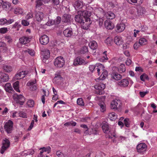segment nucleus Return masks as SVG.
<instances>
[{
    "mask_svg": "<svg viewBox=\"0 0 157 157\" xmlns=\"http://www.w3.org/2000/svg\"><path fill=\"white\" fill-rule=\"evenodd\" d=\"M96 66L94 65H90L89 66V70L91 72H93L94 69L95 68Z\"/></svg>",
    "mask_w": 157,
    "mask_h": 157,
    "instance_id": "052dcab7",
    "label": "nucleus"
},
{
    "mask_svg": "<svg viewBox=\"0 0 157 157\" xmlns=\"http://www.w3.org/2000/svg\"><path fill=\"white\" fill-rule=\"evenodd\" d=\"M36 83V80L35 79V81H32L28 82L27 84V85L29 86H31L35 85Z\"/></svg>",
    "mask_w": 157,
    "mask_h": 157,
    "instance_id": "603ef678",
    "label": "nucleus"
},
{
    "mask_svg": "<svg viewBox=\"0 0 157 157\" xmlns=\"http://www.w3.org/2000/svg\"><path fill=\"white\" fill-rule=\"evenodd\" d=\"M89 46L91 49L94 50L97 48L98 44L95 41L93 40L90 42Z\"/></svg>",
    "mask_w": 157,
    "mask_h": 157,
    "instance_id": "a878e982",
    "label": "nucleus"
},
{
    "mask_svg": "<svg viewBox=\"0 0 157 157\" xmlns=\"http://www.w3.org/2000/svg\"><path fill=\"white\" fill-rule=\"evenodd\" d=\"M147 42V40L143 38H140L139 40V44L141 45L145 44H146Z\"/></svg>",
    "mask_w": 157,
    "mask_h": 157,
    "instance_id": "58836bf2",
    "label": "nucleus"
},
{
    "mask_svg": "<svg viewBox=\"0 0 157 157\" xmlns=\"http://www.w3.org/2000/svg\"><path fill=\"white\" fill-rule=\"evenodd\" d=\"M104 19L103 18L99 17L97 20V22L98 24L99 27H101L103 25Z\"/></svg>",
    "mask_w": 157,
    "mask_h": 157,
    "instance_id": "c03bdc74",
    "label": "nucleus"
},
{
    "mask_svg": "<svg viewBox=\"0 0 157 157\" xmlns=\"http://www.w3.org/2000/svg\"><path fill=\"white\" fill-rule=\"evenodd\" d=\"M8 31L7 28L3 27L0 29V33L2 34L6 33Z\"/></svg>",
    "mask_w": 157,
    "mask_h": 157,
    "instance_id": "864d4df0",
    "label": "nucleus"
},
{
    "mask_svg": "<svg viewBox=\"0 0 157 157\" xmlns=\"http://www.w3.org/2000/svg\"><path fill=\"white\" fill-rule=\"evenodd\" d=\"M78 13H79L80 14H81L82 16L84 17L87 18L89 17L91 15L90 12H88L86 10H80L78 11Z\"/></svg>",
    "mask_w": 157,
    "mask_h": 157,
    "instance_id": "5701e85b",
    "label": "nucleus"
},
{
    "mask_svg": "<svg viewBox=\"0 0 157 157\" xmlns=\"http://www.w3.org/2000/svg\"><path fill=\"white\" fill-rule=\"evenodd\" d=\"M118 70L121 73L124 72L126 71V67L124 64H121L118 68Z\"/></svg>",
    "mask_w": 157,
    "mask_h": 157,
    "instance_id": "2f4dec72",
    "label": "nucleus"
},
{
    "mask_svg": "<svg viewBox=\"0 0 157 157\" xmlns=\"http://www.w3.org/2000/svg\"><path fill=\"white\" fill-rule=\"evenodd\" d=\"M152 116L148 114H147L144 117V119L147 121H149L151 118Z\"/></svg>",
    "mask_w": 157,
    "mask_h": 157,
    "instance_id": "6e6d98bb",
    "label": "nucleus"
},
{
    "mask_svg": "<svg viewBox=\"0 0 157 157\" xmlns=\"http://www.w3.org/2000/svg\"><path fill=\"white\" fill-rule=\"evenodd\" d=\"M31 39L30 36H22L19 39L20 43L25 44L30 42V39Z\"/></svg>",
    "mask_w": 157,
    "mask_h": 157,
    "instance_id": "2eb2a0df",
    "label": "nucleus"
},
{
    "mask_svg": "<svg viewBox=\"0 0 157 157\" xmlns=\"http://www.w3.org/2000/svg\"><path fill=\"white\" fill-rule=\"evenodd\" d=\"M78 13V15H76L75 17V20L76 21L81 24L83 21H84L86 17H84L81 14Z\"/></svg>",
    "mask_w": 157,
    "mask_h": 157,
    "instance_id": "412c9836",
    "label": "nucleus"
},
{
    "mask_svg": "<svg viewBox=\"0 0 157 157\" xmlns=\"http://www.w3.org/2000/svg\"><path fill=\"white\" fill-rule=\"evenodd\" d=\"M136 149L138 152L141 153L146 151L147 145L144 143H141L138 145L136 147Z\"/></svg>",
    "mask_w": 157,
    "mask_h": 157,
    "instance_id": "9b49d317",
    "label": "nucleus"
},
{
    "mask_svg": "<svg viewBox=\"0 0 157 157\" xmlns=\"http://www.w3.org/2000/svg\"><path fill=\"white\" fill-rule=\"evenodd\" d=\"M42 55L43 57L46 58H49L50 57V51L48 50H44L42 51Z\"/></svg>",
    "mask_w": 157,
    "mask_h": 157,
    "instance_id": "c85d7f7f",
    "label": "nucleus"
},
{
    "mask_svg": "<svg viewBox=\"0 0 157 157\" xmlns=\"http://www.w3.org/2000/svg\"><path fill=\"white\" fill-rule=\"evenodd\" d=\"M128 2L129 3L135 5L136 4V0H127Z\"/></svg>",
    "mask_w": 157,
    "mask_h": 157,
    "instance_id": "338daca9",
    "label": "nucleus"
},
{
    "mask_svg": "<svg viewBox=\"0 0 157 157\" xmlns=\"http://www.w3.org/2000/svg\"><path fill=\"white\" fill-rule=\"evenodd\" d=\"M54 64L57 67L60 68L63 67L65 64L64 59L62 56L57 57L55 60Z\"/></svg>",
    "mask_w": 157,
    "mask_h": 157,
    "instance_id": "f03ea898",
    "label": "nucleus"
},
{
    "mask_svg": "<svg viewBox=\"0 0 157 157\" xmlns=\"http://www.w3.org/2000/svg\"><path fill=\"white\" fill-rule=\"evenodd\" d=\"M63 33L65 36L69 37H71L72 36H75L77 35L78 33H74L72 29L68 28L63 31Z\"/></svg>",
    "mask_w": 157,
    "mask_h": 157,
    "instance_id": "423d86ee",
    "label": "nucleus"
},
{
    "mask_svg": "<svg viewBox=\"0 0 157 157\" xmlns=\"http://www.w3.org/2000/svg\"><path fill=\"white\" fill-rule=\"evenodd\" d=\"M94 88L98 90V91H96L97 93L100 95H101L102 94L101 91L105 88V85L103 83H100L95 86Z\"/></svg>",
    "mask_w": 157,
    "mask_h": 157,
    "instance_id": "6e6552de",
    "label": "nucleus"
},
{
    "mask_svg": "<svg viewBox=\"0 0 157 157\" xmlns=\"http://www.w3.org/2000/svg\"><path fill=\"white\" fill-rule=\"evenodd\" d=\"M102 128L104 132L105 133L108 134L110 132L109 125L106 123H105L103 124L102 126Z\"/></svg>",
    "mask_w": 157,
    "mask_h": 157,
    "instance_id": "b1692460",
    "label": "nucleus"
},
{
    "mask_svg": "<svg viewBox=\"0 0 157 157\" xmlns=\"http://www.w3.org/2000/svg\"><path fill=\"white\" fill-rule=\"evenodd\" d=\"M130 121L128 118H126L124 120V123L125 126L128 127L130 126Z\"/></svg>",
    "mask_w": 157,
    "mask_h": 157,
    "instance_id": "de8ad7c7",
    "label": "nucleus"
},
{
    "mask_svg": "<svg viewBox=\"0 0 157 157\" xmlns=\"http://www.w3.org/2000/svg\"><path fill=\"white\" fill-rule=\"evenodd\" d=\"M3 69L7 72H10L12 70V67L10 66L5 65L3 66Z\"/></svg>",
    "mask_w": 157,
    "mask_h": 157,
    "instance_id": "f704fd0d",
    "label": "nucleus"
},
{
    "mask_svg": "<svg viewBox=\"0 0 157 157\" xmlns=\"http://www.w3.org/2000/svg\"><path fill=\"white\" fill-rule=\"evenodd\" d=\"M104 25L105 28L108 29H112L114 27V24L110 21L109 20L105 21Z\"/></svg>",
    "mask_w": 157,
    "mask_h": 157,
    "instance_id": "f3484780",
    "label": "nucleus"
},
{
    "mask_svg": "<svg viewBox=\"0 0 157 157\" xmlns=\"http://www.w3.org/2000/svg\"><path fill=\"white\" fill-rule=\"evenodd\" d=\"M16 97L17 102L21 105H23L25 101V97L21 94L17 95Z\"/></svg>",
    "mask_w": 157,
    "mask_h": 157,
    "instance_id": "dca6fc26",
    "label": "nucleus"
},
{
    "mask_svg": "<svg viewBox=\"0 0 157 157\" xmlns=\"http://www.w3.org/2000/svg\"><path fill=\"white\" fill-rule=\"evenodd\" d=\"M36 8H37L39 7L40 6L43 5L44 1L43 0H38L36 2Z\"/></svg>",
    "mask_w": 157,
    "mask_h": 157,
    "instance_id": "37998d69",
    "label": "nucleus"
},
{
    "mask_svg": "<svg viewBox=\"0 0 157 157\" xmlns=\"http://www.w3.org/2000/svg\"><path fill=\"white\" fill-rule=\"evenodd\" d=\"M10 142L9 140L6 138H5L2 141V146L0 150V153L3 154L4 152L6 151L10 147Z\"/></svg>",
    "mask_w": 157,
    "mask_h": 157,
    "instance_id": "f257e3e1",
    "label": "nucleus"
},
{
    "mask_svg": "<svg viewBox=\"0 0 157 157\" xmlns=\"http://www.w3.org/2000/svg\"><path fill=\"white\" fill-rule=\"evenodd\" d=\"M86 8V10L88 12H90L91 15V13H94V14L97 15L98 14L97 13H98L99 11H100V12H103V10L101 8H98L95 7L94 9L92 7L90 6L86 7L85 6V8Z\"/></svg>",
    "mask_w": 157,
    "mask_h": 157,
    "instance_id": "20e7f679",
    "label": "nucleus"
},
{
    "mask_svg": "<svg viewBox=\"0 0 157 157\" xmlns=\"http://www.w3.org/2000/svg\"><path fill=\"white\" fill-rule=\"evenodd\" d=\"M149 92L148 91H146L145 92L140 91L139 92L140 94L141 97H144L145 95L147 94Z\"/></svg>",
    "mask_w": 157,
    "mask_h": 157,
    "instance_id": "13d9d810",
    "label": "nucleus"
},
{
    "mask_svg": "<svg viewBox=\"0 0 157 157\" xmlns=\"http://www.w3.org/2000/svg\"><path fill=\"white\" fill-rule=\"evenodd\" d=\"M14 13L16 14H22L23 13V10L19 7L16 8L14 9Z\"/></svg>",
    "mask_w": 157,
    "mask_h": 157,
    "instance_id": "e433bc0d",
    "label": "nucleus"
},
{
    "mask_svg": "<svg viewBox=\"0 0 157 157\" xmlns=\"http://www.w3.org/2000/svg\"><path fill=\"white\" fill-rule=\"evenodd\" d=\"M61 18L60 17H57L54 20V22L56 24H59L60 22Z\"/></svg>",
    "mask_w": 157,
    "mask_h": 157,
    "instance_id": "5fc2aeb1",
    "label": "nucleus"
},
{
    "mask_svg": "<svg viewBox=\"0 0 157 157\" xmlns=\"http://www.w3.org/2000/svg\"><path fill=\"white\" fill-rule=\"evenodd\" d=\"M27 104L29 107H32L34 105V102L33 100H29L28 101Z\"/></svg>",
    "mask_w": 157,
    "mask_h": 157,
    "instance_id": "09e8293b",
    "label": "nucleus"
},
{
    "mask_svg": "<svg viewBox=\"0 0 157 157\" xmlns=\"http://www.w3.org/2000/svg\"><path fill=\"white\" fill-rule=\"evenodd\" d=\"M7 20L5 18H2L0 19V25H7Z\"/></svg>",
    "mask_w": 157,
    "mask_h": 157,
    "instance_id": "3c124183",
    "label": "nucleus"
},
{
    "mask_svg": "<svg viewBox=\"0 0 157 157\" xmlns=\"http://www.w3.org/2000/svg\"><path fill=\"white\" fill-rule=\"evenodd\" d=\"M111 108L114 109H119L121 106L122 104L121 101L117 99H115L111 102Z\"/></svg>",
    "mask_w": 157,
    "mask_h": 157,
    "instance_id": "7ed1b4c3",
    "label": "nucleus"
},
{
    "mask_svg": "<svg viewBox=\"0 0 157 157\" xmlns=\"http://www.w3.org/2000/svg\"><path fill=\"white\" fill-rule=\"evenodd\" d=\"M35 18L36 20L38 22L42 21L44 17V14L42 12L35 11Z\"/></svg>",
    "mask_w": 157,
    "mask_h": 157,
    "instance_id": "0eeeda50",
    "label": "nucleus"
},
{
    "mask_svg": "<svg viewBox=\"0 0 157 157\" xmlns=\"http://www.w3.org/2000/svg\"><path fill=\"white\" fill-rule=\"evenodd\" d=\"M40 150H41V151L40 152L38 156L39 157H43V155L42 154L44 152H47L48 153H49L51 151V147L49 146L47 147H43L40 148Z\"/></svg>",
    "mask_w": 157,
    "mask_h": 157,
    "instance_id": "a211bd4d",
    "label": "nucleus"
},
{
    "mask_svg": "<svg viewBox=\"0 0 157 157\" xmlns=\"http://www.w3.org/2000/svg\"><path fill=\"white\" fill-rule=\"evenodd\" d=\"M21 24L22 25L25 26H28L29 25V22L26 20H23L21 21Z\"/></svg>",
    "mask_w": 157,
    "mask_h": 157,
    "instance_id": "bf43d9fd",
    "label": "nucleus"
},
{
    "mask_svg": "<svg viewBox=\"0 0 157 157\" xmlns=\"http://www.w3.org/2000/svg\"><path fill=\"white\" fill-rule=\"evenodd\" d=\"M40 41L41 44L45 45L49 42V37L46 35H44L42 36L40 38Z\"/></svg>",
    "mask_w": 157,
    "mask_h": 157,
    "instance_id": "9d476101",
    "label": "nucleus"
},
{
    "mask_svg": "<svg viewBox=\"0 0 157 157\" xmlns=\"http://www.w3.org/2000/svg\"><path fill=\"white\" fill-rule=\"evenodd\" d=\"M62 78L61 77V75L59 74H56L54 78V79L55 80H61Z\"/></svg>",
    "mask_w": 157,
    "mask_h": 157,
    "instance_id": "e2e57ef3",
    "label": "nucleus"
},
{
    "mask_svg": "<svg viewBox=\"0 0 157 157\" xmlns=\"http://www.w3.org/2000/svg\"><path fill=\"white\" fill-rule=\"evenodd\" d=\"M9 79V76L7 74L3 72H0V83L6 82Z\"/></svg>",
    "mask_w": 157,
    "mask_h": 157,
    "instance_id": "ddd939ff",
    "label": "nucleus"
},
{
    "mask_svg": "<svg viewBox=\"0 0 157 157\" xmlns=\"http://www.w3.org/2000/svg\"><path fill=\"white\" fill-rule=\"evenodd\" d=\"M88 48L87 47L84 46L81 49L80 51V53L81 54H85V53L88 52Z\"/></svg>",
    "mask_w": 157,
    "mask_h": 157,
    "instance_id": "8fccbe9b",
    "label": "nucleus"
},
{
    "mask_svg": "<svg viewBox=\"0 0 157 157\" xmlns=\"http://www.w3.org/2000/svg\"><path fill=\"white\" fill-rule=\"evenodd\" d=\"M4 87L6 91L9 93L11 92V91L13 90V88L10 83H8L6 84L5 86Z\"/></svg>",
    "mask_w": 157,
    "mask_h": 157,
    "instance_id": "c756f323",
    "label": "nucleus"
},
{
    "mask_svg": "<svg viewBox=\"0 0 157 157\" xmlns=\"http://www.w3.org/2000/svg\"><path fill=\"white\" fill-rule=\"evenodd\" d=\"M136 12V10L135 9H131L129 11V13L131 14L134 15Z\"/></svg>",
    "mask_w": 157,
    "mask_h": 157,
    "instance_id": "69168bd1",
    "label": "nucleus"
},
{
    "mask_svg": "<svg viewBox=\"0 0 157 157\" xmlns=\"http://www.w3.org/2000/svg\"><path fill=\"white\" fill-rule=\"evenodd\" d=\"M140 79L141 80L144 81L145 80H148L149 79L148 76L145 74H144L141 75L140 77Z\"/></svg>",
    "mask_w": 157,
    "mask_h": 157,
    "instance_id": "ea45409f",
    "label": "nucleus"
},
{
    "mask_svg": "<svg viewBox=\"0 0 157 157\" xmlns=\"http://www.w3.org/2000/svg\"><path fill=\"white\" fill-rule=\"evenodd\" d=\"M105 43L108 46H111L113 43V39L110 37H108L105 40Z\"/></svg>",
    "mask_w": 157,
    "mask_h": 157,
    "instance_id": "c9c22d12",
    "label": "nucleus"
},
{
    "mask_svg": "<svg viewBox=\"0 0 157 157\" xmlns=\"http://www.w3.org/2000/svg\"><path fill=\"white\" fill-rule=\"evenodd\" d=\"M106 17L108 19H112L115 18V15L113 13L110 12L106 14Z\"/></svg>",
    "mask_w": 157,
    "mask_h": 157,
    "instance_id": "72a5a7b5",
    "label": "nucleus"
},
{
    "mask_svg": "<svg viewBox=\"0 0 157 157\" xmlns=\"http://www.w3.org/2000/svg\"><path fill=\"white\" fill-rule=\"evenodd\" d=\"M107 51H105L103 53V56L101 59L102 62H105L108 59V58L107 57Z\"/></svg>",
    "mask_w": 157,
    "mask_h": 157,
    "instance_id": "4c0bfd02",
    "label": "nucleus"
},
{
    "mask_svg": "<svg viewBox=\"0 0 157 157\" xmlns=\"http://www.w3.org/2000/svg\"><path fill=\"white\" fill-rule=\"evenodd\" d=\"M25 52L26 53H28L31 56H33L34 54V52L32 50L28 49L25 51Z\"/></svg>",
    "mask_w": 157,
    "mask_h": 157,
    "instance_id": "680f3d73",
    "label": "nucleus"
},
{
    "mask_svg": "<svg viewBox=\"0 0 157 157\" xmlns=\"http://www.w3.org/2000/svg\"><path fill=\"white\" fill-rule=\"evenodd\" d=\"M101 73L102 74H101L100 77V79L101 80H103L105 79L107 76L108 73L107 71L106 70L103 69H102V71Z\"/></svg>",
    "mask_w": 157,
    "mask_h": 157,
    "instance_id": "cd10ccee",
    "label": "nucleus"
},
{
    "mask_svg": "<svg viewBox=\"0 0 157 157\" xmlns=\"http://www.w3.org/2000/svg\"><path fill=\"white\" fill-rule=\"evenodd\" d=\"M99 105L100 107V111L101 112H104V111H105V106L103 103L99 104Z\"/></svg>",
    "mask_w": 157,
    "mask_h": 157,
    "instance_id": "49530a36",
    "label": "nucleus"
},
{
    "mask_svg": "<svg viewBox=\"0 0 157 157\" xmlns=\"http://www.w3.org/2000/svg\"><path fill=\"white\" fill-rule=\"evenodd\" d=\"M111 78L116 80H118L122 78V76L117 73H113L111 74Z\"/></svg>",
    "mask_w": 157,
    "mask_h": 157,
    "instance_id": "393cba45",
    "label": "nucleus"
},
{
    "mask_svg": "<svg viewBox=\"0 0 157 157\" xmlns=\"http://www.w3.org/2000/svg\"><path fill=\"white\" fill-rule=\"evenodd\" d=\"M73 6L76 10H79L82 8H85V6H83L82 2L79 0L75 1L73 4Z\"/></svg>",
    "mask_w": 157,
    "mask_h": 157,
    "instance_id": "4468645a",
    "label": "nucleus"
},
{
    "mask_svg": "<svg viewBox=\"0 0 157 157\" xmlns=\"http://www.w3.org/2000/svg\"><path fill=\"white\" fill-rule=\"evenodd\" d=\"M108 117L111 120L113 121L117 118V116L115 113L112 112L109 114Z\"/></svg>",
    "mask_w": 157,
    "mask_h": 157,
    "instance_id": "7c9ffc66",
    "label": "nucleus"
},
{
    "mask_svg": "<svg viewBox=\"0 0 157 157\" xmlns=\"http://www.w3.org/2000/svg\"><path fill=\"white\" fill-rule=\"evenodd\" d=\"M33 17V14L32 13H29L25 17L26 20H29Z\"/></svg>",
    "mask_w": 157,
    "mask_h": 157,
    "instance_id": "4d7b16f0",
    "label": "nucleus"
},
{
    "mask_svg": "<svg viewBox=\"0 0 157 157\" xmlns=\"http://www.w3.org/2000/svg\"><path fill=\"white\" fill-rule=\"evenodd\" d=\"M85 60L79 57H78L75 58L73 64L75 66L81 65L84 63Z\"/></svg>",
    "mask_w": 157,
    "mask_h": 157,
    "instance_id": "f8f14e48",
    "label": "nucleus"
},
{
    "mask_svg": "<svg viewBox=\"0 0 157 157\" xmlns=\"http://www.w3.org/2000/svg\"><path fill=\"white\" fill-rule=\"evenodd\" d=\"M21 73L20 72L17 74L15 76V78L17 79H21L22 78Z\"/></svg>",
    "mask_w": 157,
    "mask_h": 157,
    "instance_id": "0e129e2a",
    "label": "nucleus"
},
{
    "mask_svg": "<svg viewBox=\"0 0 157 157\" xmlns=\"http://www.w3.org/2000/svg\"><path fill=\"white\" fill-rule=\"evenodd\" d=\"M49 58H46V57H43V62L46 64H48L49 62L48 60Z\"/></svg>",
    "mask_w": 157,
    "mask_h": 157,
    "instance_id": "774afa93",
    "label": "nucleus"
},
{
    "mask_svg": "<svg viewBox=\"0 0 157 157\" xmlns=\"http://www.w3.org/2000/svg\"><path fill=\"white\" fill-rule=\"evenodd\" d=\"M71 16L67 14H64L62 17L63 21L65 22H68L70 21Z\"/></svg>",
    "mask_w": 157,
    "mask_h": 157,
    "instance_id": "bb28decb",
    "label": "nucleus"
},
{
    "mask_svg": "<svg viewBox=\"0 0 157 157\" xmlns=\"http://www.w3.org/2000/svg\"><path fill=\"white\" fill-rule=\"evenodd\" d=\"M19 81H17L13 83V87L14 90L17 92H20V90L19 89Z\"/></svg>",
    "mask_w": 157,
    "mask_h": 157,
    "instance_id": "473e14b6",
    "label": "nucleus"
},
{
    "mask_svg": "<svg viewBox=\"0 0 157 157\" xmlns=\"http://www.w3.org/2000/svg\"><path fill=\"white\" fill-rule=\"evenodd\" d=\"M77 104L81 106H83L84 104L82 99V98H79L78 99L77 101Z\"/></svg>",
    "mask_w": 157,
    "mask_h": 157,
    "instance_id": "a18cd8bd",
    "label": "nucleus"
},
{
    "mask_svg": "<svg viewBox=\"0 0 157 157\" xmlns=\"http://www.w3.org/2000/svg\"><path fill=\"white\" fill-rule=\"evenodd\" d=\"M137 13L138 15H142L145 12L144 9L142 7H140L137 10Z\"/></svg>",
    "mask_w": 157,
    "mask_h": 157,
    "instance_id": "a19ab883",
    "label": "nucleus"
},
{
    "mask_svg": "<svg viewBox=\"0 0 157 157\" xmlns=\"http://www.w3.org/2000/svg\"><path fill=\"white\" fill-rule=\"evenodd\" d=\"M125 28V25L124 23H122L117 24L116 26L117 31L119 33L123 31L124 29Z\"/></svg>",
    "mask_w": 157,
    "mask_h": 157,
    "instance_id": "aec40b11",
    "label": "nucleus"
},
{
    "mask_svg": "<svg viewBox=\"0 0 157 157\" xmlns=\"http://www.w3.org/2000/svg\"><path fill=\"white\" fill-rule=\"evenodd\" d=\"M114 43L118 46L122 44L123 41L122 38L119 36H116L115 37L114 40Z\"/></svg>",
    "mask_w": 157,
    "mask_h": 157,
    "instance_id": "4be33fe9",
    "label": "nucleus"
},
{
    "mask_svg": "<svg viewBox=\"0 0 157 157\" xmlns=\"http://www.w3.org/2000/svg\"><path fill=\"white\" fill-rule=\"evenodd\" d=\"M13 122L10 120L8 121L5 123L4 128L8 133H11L13 128Z\"/></svg>",
    "mask_w": 157,
    "mask_h": 157,
    "instance_id": "39448f33",
    "label": "nucleus"
},
{
    "mask_svg": "<svg viewBox=\"0 0 157 157\" xmlns=\"http://www.w3.org/2000/svg\"><path fill=\"white\" fill-rule=\"evenodd\" d=\"M91 23V21L89 17L86 18L84 21L81 24L83 29H87Z\"/></svg>",
    "mask_w": 157,
    "mask_h": 157,
    "instance_id": "1a4fd4ad",
    "label": "nucleus"
},
{
    "mask_svg": "<svg viewBox=\"0 0 157 157\" xmlns=\"http://www.w3.org/2000/svg\"><path fill=\"white\" fill-rule=\"evenodd\" d=\"M5 40L9 43H11L12 42L13 40L11 36H10L6 35L5 36Z\"/></svg>",
    "mask_w": 157,
    "mask_h": 157,
    "instance_id": "79ce46f5",
    "label": "nucleus"
},
{
    "mask_svg": "<svg viewBox=\"0 0 157 157\" xmlns=\"http://www.w3.org/2000/svg\"><path fill=\"white\" fill-rule=\"evenodd\" d=\"M117 84L121 86L125 87L128 86L129 84V81L128 79H124L120 81H118Z\"/></svg>",
    "mask_w": 157,
    "mask_h": 157,
    "instance_id": "6ab92c4d",
    "label": "nucleus"
}]
</instances>
